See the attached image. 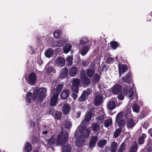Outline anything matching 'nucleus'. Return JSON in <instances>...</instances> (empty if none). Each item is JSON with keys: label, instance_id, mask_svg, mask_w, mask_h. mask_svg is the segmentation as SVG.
Here are the masks:
<instances>
[{"label": "nucleus", "instance_id": "1", "mask_svg": "<svg viewBox=\"0 0 152 152\" xmlns=\"http://www.w3.org/2000/svg\"><path fill=\"white\" fill-rule=\"evenodd\" d=\"M94 109L91 108L90 110L87 111L85 115V119L82 121L80 126L77 129L75 137L76 139L75 144L77 147H80L84 145L86 142V138L89 136L90 133V127H85L92 117Z\"/></svg>", "mask_w": 152, "mask_h": 152}, {"label": "nucleus", "instance_id": "2", "mask_svg": "<svg viewBox=\"0 0 152 152\" xmlns=\"http://www.w3.org/2000/svg\"><path fill=\"white\" fill-rule=\"evenodd\" d=\"M68 138V133L63 131L58 135L56 140L53 136L47 141V142L49 146L52 145L56 146L59 145H62L66 142Z\"/></svg>", "mask_w": 152, "mask_h": 152}, {"label": "nucleus", "instance_id": "3", "mask_svg": "<svg viewBox=\"0 0 152 152\" xmlns=\"http://www.w3.org/2000/svg\"><path fill=\"white\" fill-rule=\"evenodd\" d=\"M46 91L45 88L36 87L33 92L32 100L35 101L37 99L38 104H40L46 96L45 92Z\"/></svg>", "mask_w": 152, "mask_h": 152}, {"label": "nucleus", "instance_id": "4", "mask_svg": "<svg viewBox=\"0 0 152 152\" xmlns=\"http://www.w3.org/2000/svg\"><path fill=\"white\" fill-rule=\"evenodd\" d=\"M124 111L126 112L125 118L127 120L126 125L128 129H131L133 127L135 124V121L132 118V116L131 113V107L129 105H127L124 108Z\"/></svg>", "mask_w": 152, "mask_h": 152}, {"label": "nucleus", "instance_id": "5", "mask_svg": "<svg viewBox=\"0 0 152 152\" xmlns=\"http://www.w3.org/2000/svg\"><path fill=\"white\" fill-rule=\"evenodd\" d=\"M63 86L62 84H59L56 89L53 88L51 90V95L53 96L51 100L50 105L51 106H54L56 104L59 94Z\"/></svg>", "mask_w": 152, "mask_h": 152}, {"label": "nucleus", "instance_id": "6", "mask_svg": "<svg viewBox=\"0 0 152 152\" xmlns=\"http://www.w3.org/2000/svg\"><path fill=\"white\" fill-rule=\"evenodd\" d=\"M123 94L125 95H127L130 100H135L134 102H136L138 99V96L137 94L134 92L133 90L129 88L128 87H126L123 90Z\"/></svg>", "mask_w": 152, "mask_h": 152}, {"label": "nucleus", "instance_id": "7", "mask_svg": "<svg viewBox=\"0 0 152 152\" xmlns=\"http://www.w3.org/2000/svg\"><path fill=\"white\" fill-rule=\"evenodd\" d=\"M80 78L84 87H86L90 84V80L86 75L85 72L83 70L80 72Z\"/></svg>", "mask_w": 152, "mask_h": 152}, {"label": "nucleus", "instance_id": "8", "mask_svg": "<svg viewBox=\"0 0 152 152\" xmlns=\"http://www.w3.org/2000/svg\"><path fill=\"white\" fill-rule=\"evenodd\" d=\"M80 80L78 78H76L73 80L72 84V90L76 93L78 92V87L80 84Z\"/></svg>", "mask_w": 152, "mask_h": 152}, {"label": "nucleus", "instance_id": "9", "mask_svg": "<svg viewBox=\"0 0 152 152\" xmlns=\"http://www.w3.org/2000/svg\"><path fill=\"white\" fill-rule=\"evenodd\" d=\"M37 76L36 74L33 72L31 73L28 75L27 82L28 84L31 86L34 85L37 80Z\"/></svg>", "mask_w": 152, "mask_h": 152}, {"label": "nucleus", "instance_id": "10", "mask_svg": "<svg viewBox=\"0 0 152 152\" xmlns=\"http://www.w3.org/2000/svg\"><path fill=\"white\" fill-rule=\"evenodd\" d=\"M91 90L90 88H88L87 90L84 91L81 96L78 99L79 101L80 102L84 101L86 97L91 94Z\"/></svg>", "mask_w": 152, "mask_h": 152}, {"label": "nucleus", "instance_id": "11", "mask_svg": "<svg viewBox=\"0 0 152 152\" xmlns=\"http://www.w3.org/2000/svg\"><path fill=\"white\" fill-rule=\"evenodd\" d=\"M103 100L102 96L99 93L96 94L95 97L94 101V104L96 106L99 105L102 102Z\"/></svg>", "mask_w": 152, "mask_h": 152}, {"label": "nucleus", "instance_id": "12", "mask_svg": "<svg viewBox=\"0 0 152 152\" xmlns=\"http://www.w3.org/2000/svg\"><path fill=\"white\" fill-rule=\"evenodd\" d=\"M112 101L108 102L107 104V108L110 110H112L116 107L115 102L117 101L116 98H113L112 99Z\"/></svg>", "mask_w": 152, "mask_h": 152}, {"label": "nucleus", "instance_id": "13", "mask_svg": "<svg viewBox=\"0 0 152 152\" xmlns=\"http://www.w3.org/2000/svg\"><path fill=\"white\" fill-rule=\"evenodd\" d=\"M119 69V73L120 76H121L122 74L124 73L127 70V66L125 64H118Z\"/></svg>", "mask_w": 152, "mask_h": 152}, {"label": "nucleus", "instance_id": "14", "mask_svg": "<svg viewBox=\"0 0 152 152\" xmlns=\"http://www.w3.org/2000/svg\"><path fill=\"white\" fill-rule=\"evenodd\" d=\"M95 69L94 67H89L86 69L85 72V74L87 76L89 77H92L95 73Z\"/></svg>", "mask_w": 152, "mask_h": 152}, {"label": "nucleus", "instance_id": "15", "mask_svg": "<svg viewBox=\"0 0 152 152\" xmlns=\"http://www.w3.org/2000/svg\"><path fill=\"white\" fill-rule=\"evenodd\" d=\"M56 62L58 66L62 67L65 65V60L64 58L59 57L56 59Z\"/></svg>", "mask_w": 152, "mask_h": 152}, {"label": "nucleus", "instance_id": "16", "mask_svg": "<svg viewBox=\"0 0 152 152\" xmlns=\"http://www.w3.org/2000/svg\"><path fill=\"white\" fill-rule=\"evenodd\" d=\"M99 132L97 134L96 136H92L91 140L90 143V147L91 148H93L94 147L96 142L97 140V136H98Z\"/></svg>", "mask_w": 152, "mask_h": 152}, {"label": "nucleus", "instance_id": "17", "mask_svg": "<svg viewBox=\"0 0 152 152\" xmlns=\"http://www.w3.org/2000/svg\"><path fill=\"white\" fill-rule=\"evenodd\" d=\"M68 69L67 68H64L60 72V77L61 78L63 79L66 77L68 73Z\"/></svg>", "mask_w": 152, "mask_h": 152}, {"label": "nucleus", "instance_id": "18", "mask_svg": "<svg viewBox=\"0 0 152 152\" xmlns=\"http://www.w3.org/2000/svg\"><path fill=\"white\" fill-rule=\"evenodd\" d=\"M124 109L122 112H120L117 114L116 117V122H117L124 119L123 116L124 115V116L125 117V114L126 113V112H124Z\"/></svg>", "mask_w": 152, "mask_h": 152}, {"label": "nucleus", "instance_id": "19", "mask_svg": "<svg viewBox=\"0 0 152 152\" xmlns=\"http://www.w3.org/2000/svg\"><path fill=\"white\" fill-rule=\"evenodd\" d=\"M71 108L68 104H65L63 107V111L65 115L68 114L70 111Z\"/></svg>", "mask_w": 152, "mask_h": 152}, {"label": "nucleus", "instance_id": "20", "mask_svg": "<svg viewBox=\"0 0 152 152\" xmlns=\"http://www.w3.org/2000/svg\"><path fill=\"white\" fill-rule=\"evenodd\" d=\"M121 86L120 85H115L112 89L113 93L114 94H117L121 91Z\"/></svg>", "mask_w": 152, "mask_h": 152}, {"label": "nucleus", "instance_id": "21", "mask_svg": "<svg viewBox=\"0 0 152 152\" xmlns=\"http://www.w3.org/2000/svg\"><path fill=\"white\" fill-rule=\"evenodd\" d=\"M131 74L129 72L123 77V80L125 83H129L131 82Z\"/></svg>", "mask_w": 152, "mask_h": 152}, {"label": "nucleus", "instance_id": "22", "mask_svg": "<svg viewBox=\"0 0 152 152\" xmlns=\"http://www.w3.org/2000/svg\"><path fill=\"white\" fill-rule=\"evenodd\" d=\"M45 69L46 72L48 73H50L51 72L55 73L56 72L55 69L53 68L51 66H50L49 64H47L45 68Z\"/></svg>", "mask_w": 152, "mask_h": 152}, {"label": "nucleus", "instance_id": "23", "mask_svg": "<svg viewBox=\"0 0 152 152\" xmlns=\"http://www.w3.org/2000/svg\"><path fill=\"white\" fill-rule=\"evenodd\" d=\"M90 48L89 45L85 46L81 49L80 53L82 56H84L87 53Z\"/></svg>", "mask_w": 152, "mask_h": 152}, {"label": "nucleus", "instance_id": "24", "mask_svg": "<svg viewBox=\"0 0 152 152\" xmlns=\"http://www.w3.org/2000/svg\"><path fill=\"white\" fill-rule=\"evenodd\" d=\"M112 123V119L111 117H108L104 122V125L105 127H109Z\"/></svg>", "mask_w": 152, "mask_h": 152}, {"label": "nucleus", "instance_id": "25", "mask_svg": "<svg viewBox=\"0 0 152 152\" xmlns=\"http://www.w3.org/2000/svg\"><path fill=\"white\" fill-rule=\"evenodd\" d=\"M117 148V143L116 142L113 141L110 145V152H116Z\"/></svg>", "mask_w": 152, "mask_h": 152}, {"label": "nucleus", "instance_id": "26", "mask_svg": "<svg viewBox=\"0 0 152 152\" xmlns=\"http://www.w3.org/2000/svg\"><path fill=\"white\" fill-rule=\"evenodd\" d=\"M78 72V69L75 67H72L69 72V75L70 76L73 77L77 74Z\"/></svg>", "mask_w": 152, "mask_h": 152}, {"label": "nucleus", "instance_id": "27", "mask_svg": "<svg viewBox=\"0 0 152 152\" xmlns=\"http://www.w3.org/2000/svg\"><path fill=\"white\" fill-rule=\"evenodd\" d=\"M72 148L70 145L67 144L65 145L63 148L62 152H71Z\"/></svg>", "mask_w": 152, "mask_h": 152}, {"label": "nucleus", "instance_id": "28", "mask_svg": "<svg viewBox=\"0 0 152 152\" xmlns=\"http://www.w3.org/2000/svg\"><path fill=\"white\" fill-rule=\"evenodd\" d=\"M53 50L51 48L48 49L45 53V56L48 58H50L53 54Z\"/></svg>", "mask_w": 152, "mask_h": 152}, {"label": "nucleus", "instance_id": "29", "mask_svg": "<svg viewBox=\"0 0 152 152\" xmlns=\"http://www.w3.org/2000/svg\"><path fill=\"white\" fill-rule=\"evenodd\" d=\"M69 95V91L68 90L66 89L62 92L61 94V97L63 99H65L68 97Z\"/></svg>", "mask_w": 152, "mask_h": 152}, {"label": "nucleus", "instance_id": "30", "mask_svg": "<svg viewBox=\"0 0 152 152\" xmlns=\"http://www.w3.org/2000/svg\"><path fill=\"white\" fill-rule=\"evenodd\" d=\"M72 46L70 44L68 43L66 45L64 48V51L65 53H67L70 50Z\"/></svg>", "mask_w": 152, "mask_h": 152}, {"label": "nucleus", "instance_id": "31", "mask_svg": "<svg viewBox=\"0 0 152 152\" xmlns=\"http://www.w3.org/2000/svg\"><path fill=\"white\" fill-rule=\"evenodd\" d=\"M32 93L31 92H28L26 96V101L28 103H30L32 98Z\"/></svg>", "mask_w": 152, "mask_h": 152}, {"label": "nucleus", "instance_id": "32", "mask_svg": "<svg viewBox=\"0 0 152 152\" xmlns=\"http://www.w3.org/2000/svg\"><path fill=\"white\" fill-rule=\"evenodd\" d=\"M32 147L31 144L29 143H27L24 148V152H29L32 150Z\"/></svg>", "mask_w": 152, "mask_h": 152}, {"label": "nucleus", "instance_id": "33", "mask_svg": "<svg viewBox=\"0 0 152 152\" xmlns=\"http://www.w3.org/2000/svg\"><path fill=\"white\" fill-rule=\"evenodd\" d=\"M107 143V141L105 140H100L97 143L98 147L100 148L103 147Z\"/></svg>", "mask_w": 152, "mask_h": 152}, {"label": "nucleus", "instance_id": "34", "mask_svg": "<svg viewBox=\"0 0 152 152\" xmlns=\"http://www.w3.org/2000/svg\"><path fill=\"white\" fill-rule=\"evenodd\" d=\"M64 40L63 39L60 40L59 41L55 42V46L54 47H60L62 46L64 44Z\"/></svg>", "mask_w": 152, "mask_h": 152}, {"label": "nucleus", "instance_id": "35", "mask_svg": "<svg viewBox=\"0 0 152 152\" xmlns=\"http://www.w3.org/2000/svg\"><path fill=\"white\" fill-rule=\"evenodd\" d=\"M104 119V116L103 115H100L97 118L96 122L98 124H101L103 123Z\"/></svg>", "mask_w": 152, "mask_h": 152}, {"label": "nucleus", "instance_id": "36", "mask_svg": "<svg viewBox=\"0 0 152 152\" xmlns=\"http://www.w3.org/2000/svg\"><path fill=\"white\" fill-rule=\"evenodd\" d=\"M100 126L97 124L93 123L91 125V128L94 132H97L99 129Z\"/></svg>", "mask_w": 152, "mask_h": 152}, {"label": "nucleus", "instance_id": "37", "mask_svg": "<svg viewBox=\"0 0 152 152\" xmlns=\"http://www.w3.org/2000/svg\"><path fill=\"white\" fill-rule=\"evenodd\" d=\"M137 150V144L134 143L130 147L129 150L130 152H136Z\"/></svg>", "mask_w": 152, "mask_h": 152}, {"label": "nucleus", "instance_id": "38", "mask_svg": "<svg viewBox=\"0 0 152 152\" xmlns=\"http://www.w3.org/2000/svg\"><path fill=\"white\" fill-rule=\"evenodd\" d=\"M72 125L71 122L69 120L67 119L66 120L64 124V126L67 129H69L72 127Z\"/></svg>", "mask_w": 152, "mask_h": 152}, {"label": "nucleus", "instance_id": "39", "mask_svg": "<svg viewBox=\"0 0 152 152\" xmlns=\"http://www.w3.org/2000/svg\"><path fill=\"white\" fill-rule=\"evenodd\" d=\"M121 131V129L120 128L116 129L114 133L113 137L114 138L118 137L120 134Z\"/></svg>", "mask_w": 152, "mask_h": 152}, {"label": "nucleus", "instance_id": "40", "mask_svg": "<svg viewBox=\"0 0 152 152\" xmlns=\"http://www.w3.org/2000/svg\"><path fill=\"white\" fill-rule=\"evenodd\" d=\"M146 136L145 134H142V136H140L138 140V143L139 144L141 145L143 143L144 140L146 137Z\"/></svg>", "mask_w": 152, "mask_h": 152}, {"label": "nucleus", "instance_id": "41", "mask_svg": "<svg viewBox=\"0 0 152 152\" xmlns=\"http://www.w3.org/2000/svg\"><path fill=\"white\" fill-rule=\"evenodd\" d=\"M126 145L124 142H123L119 147L118 152H124L125 150Z\"/></svg>", "mask_w": 152, "mask_h": 152}, {"label": "nucleus", "instance_id": "42", "mask_svg": "<svg viewBox=\"0 0 152 152\" xmlns=\"http://www.w3.org/2000/svg\"><path fill=\"white\" fill-rule=\"evenodd\" d=\"M132 108L134 112L137 113L139 111L140 107L137 104H135L133 105Z\"/></svg>", "mask_w": 152, "mask_h": 152}, {"label": "nucleus", "instance_id": "43", "mask_svg": "<svg viewBox=\"0 0 152 152\" xmlns=\"http://www.w3.org/2000/svg\"><path fill=\"white\" fill-rule=\"evenodd\" d=\"M66 61L67 62V64L68 65L71 66L72 64L73 57L72 56H68L66 58Z\"/></svg>", "mask_w": 152, "mask_h": 152}, {"label": "nucleus", "instance_id": "44", "mask_svg": "<svg viewBox=\"0 0 152 152\" xmlns=\"http://www.w3.org/2000/svg\"><path fill=\"white\" fill-rule=\"evenodd\" d=\"M80 44L83 45L87 43L88 40L86 37H83L80 40Z\"/></svg>", "mask_w": 152, "mask_h": 152}, {"label": "nucleus", "instance_id": "45", "mask_svg": "<svg viewBox=\"0 0 152 152\" xmlns=\"http://www.w3.org/2000/svg\"><path fill=\"white\" fill-rule=\"evenodd\" d=\"M61 33V31L57 29L53 33V35L55 38L59 37Z\"/></svg>", "mask_w": 152, "mask_h": 152}, {"label": "nucleus", "instance_id": "46", "mask_svg": "<svg viewBox=\"0 0 152 152\" xmlns=\"http://www.w3.org/2000/svg\"><path fill=\"white\" fill-rule=\"evenodd\" d=\"M118 123V126L120 127H122L125 125V122L124 119L119 121L117 122Z\"/></svg>", "mask_w": 152, "mask_h": 152}, {"label": "nucleus", "instance_id": "47", "mask_svg": "<svg viewBox=\"0 0 152 152\" xmlns=\"http://www.w3.org/2000/svg\"><path fill=\"white\" fill-rule=\"evenodd\" d=\"M110 44L112 48L113 49H115L118 45V43L115 41H112Z\"/></svg>", "mask_w": 152, "mask_h": 152}, {"label": "nucleus", "instance_id": "48", "mask_svg": "<svg viewBox=\"0 0 152 152\" xmlns=\"http://www.w3.org/2000/svg\"><path fill=\"white\" fill-rule=\"evenodd\" d=\"M99 79V77L97 74L96 73L94 75L93 78V83H96Z\"/></svg>", "mask_w": 152, "mask_h": 152}, {"label": "nucleus", "instance_id": "49", "mask_svg": "<svg viewBox=\"0 0 152 152\" xmlns=\"http://www.w3.org/2000/svg\"><path fill=\"white\" fill-rule=\"evenodd\" d=\"M61 113L59 112H57L55 113V118L57 119H61Z\"/></svg>", "mask_w": 152, "mask_h": 152}, {"label": "nucleus", "instance_id": "50", "mask_svg": "<svg viewBox=\"0 0 152 152\" xmlns=\"http://www.w3.org/2000/svg\"><path fill=\"white\" fill-rule=\"evenodd\" d=\"M114 62L113 58L111 57L108 58L107 60V62L109 64H112Z\"/></svg>", "mask_w": 152, "mask_h": 152}, {"label": "nucleus", "instance_id": "51", "mask_svg": "<svg viewBox=\"0 0 152 152\" xmlns=\"http://www.w3.org/2000/svg\"><path fill=\"white\" fill-rule=\"evenodd\" d=\"M81 114V111H79L74 113V117L75 118H78L80 117Z\"/></svg>", "mask_w": 152, "mask_h": 152}, {"label": "nucleus", "instance_id": "52", "mask_svg": "<svg viewBox=\"0 0 152 152\" xmlns=\"http://www.w3.org/2000/svg\"><path fill=\"white\" fill-rule=\"evenodd\" d=\"M118 98L120 100H123L124 99V96L121 94H120L118 96Z\"/></svg>", "mask_w": 152, "mask_h": 152}, {"label": "nucleus", "instance_id": "53", "mask_svg": "<svg viewBox=\"0 0 152 152\" xmlns=\"http://www.w3.org/2000/svg\"><path fill=\"white\" fill-rule=\"evenodd\" d=\"M82 64L83 66H86L88 65V63L86 61H82Z\"/></svg>", "mask_w": 152, "mask_h": 152}, {"label": "nucleus", "instance_id": "54", "mask_svg": "<svg viewBox=\"0 0 152 152\" xmlns=\"http://www.w3.org/2000/svg\"><path fill=\"white\" fill-rule=\"evenodd\" d=\"M148 126V123L147 122H144L142 124V127L145 129H146Z\"/></svg>", "mask_w": 152, "mask_h": 152}, {"label": "nucleus", "instance_id": "55", "mask_svg": "<svg viewBox=\"0 0 152 152\" xmlns=\"http://www.w3.org/2000/svg\"><path fill=\"white\" fill-rule=\"evenodd\" d=\"M71 96L73 98L74 100L76 99L77 98V95L74 93H72L71 95Z\"/></svg>", "mask_w": 152, "mask_h": 152}, {"label": "nucleus", "instance_id": "56", "mask_svg": "<svg viewBox=\"0 0 152 152\" xmlns=\"http://www.w3.org/2000/svg\"><path fill=\"white\" fill-rule=\"evenodd\" d=\"M108 67V66L107 65H105L102 67V69L103 71H106Z\"/></svg>", "mask_w": 152, "mask_h": 152}, {"label": "nucleus", "instance_id": "57", "mask_svg": "<svg viewBox=\"0 0 152 152\" xmlns=\"http://www.w3.org/2000/svg\"><path fill=\"white\" fill-rule=\"evenodd\" d=\"M30 124L31 126H34L35 125V123L34 122V121L32 120L30 121Z\"/></svg>", "mask_w": 152, "mask_h": 152}, {"label": "nucleus", "instance_id": "58", "mask_svg": "<svg viewBox=\"0 0 152 152\" xmlns=\"http://www.w3.org/2000/svg\"><path fill=\"white\" fill-rule=\"evenodd\" d=\"M148 132V133L150 134L151 136L152 137V128L150 129Z\"/></svg>", "mask_w": 152, "mask_h": 152}, {"label": "nucleus", "instance_id": "59", "mask_svg": "<svg viewBox=\"0 0 152 152\" xmlns=\"http://www.w3.org/2000/svg\"><path fill=\"white\" fill-rule=\"evenodd\" d=\"M38 63L40 64L41 65L43 63V61L40 59L38 60Z\"/></svg>", "mask_w": 152, "mask_h": 152}, {"label": "nucleus", "instance_id": "60", "mask_svg": "<svg viewBox=\"0 0 152 152\" xmlns=\"http://www.w3.org/2000/svg\"><path fill=\"white\" fill-rule=\"evenodd\" d=\"M56 83L55 82H53L52 83V89L53 88L54 86L56 84Z\"/></svg>", "mask_w": 152, "mask_h": 152}, {"label": "nucleus", "instance_id": "61", "mask_svg": "<svg viewBox=\"0 0 152 152\" xmlns=\"http://www.w3.org/2000/svg\"><path fill=\"white\" fill-rule=\"evenodd\" d=\"M48 132L47 130L44 131L43 132V133L44 134H47Z\"/></svg>", "mask_w": 152, "mask_h": 152}, {"label": "nucleus", "instance_id": "62", "mask_svg": "<svg viewBox=\"0 0 152 152\" xmlns=\"http://www.w3.org/2000/svg\"><path fill=\"white\" fill-rule=\"evenodd\" d=\"M122 104L121 102H120L118 103H117V106H118Z\"/></svg>", "mask_w": 152, "mask_h": 152}, {"label": "nucleus", "instance_id": "63", "mask_svg": "<svg viewBox=\"0 0 152 152\" xmlns=\"http://www.w3.org/2000/svg\"><path fill=\"white\" fill-rule=\"evenodd\" d=\"M109 146H106L105 147V149L106 150H107L109 148Z\"/></svg>", "mask_w": 152, "mask_h": 152}, {"label": "nucleus", "instance_id": "64", "mask_svg": "<svg viewBox=\"0 0 152 152\" xmlns=\"http://www.w3.org/2000/svg\"><path fill=\"white\" fill-rule=\"evenodd\" d=\"M53 110V109L52 108V109H50V112L51 113L52 112V110Z\"/></svg>", "mask_w": 152, "mask_h": 152}]
</instances>
